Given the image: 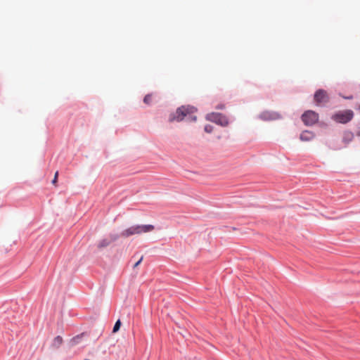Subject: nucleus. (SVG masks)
Wrapping results in <instances>:
<instances>
[{"instance_id":"nucleus-1","label":"nucleus","mask_w":360,"mask_h":360,"mask_svg":"<svg viewBox=\"0 0 360 360\" xmlns=\"http://www.w3.org/2000/svg\"><path fill=\"white\" fill-rule=\"evenodd\" d=\"M195 112L196 108L193 106H181L176 110L174 114L170 116L169 121L180 122L186 118L191 121H195L196 117L193 115Z\"/></svg>"},{"instance_id":"nucleus-11","label":"nucleus","mask_w":360,"mask_h":360,"mask_svg":"<svg viewBox=\"0 0 360 360\" xmlns=\"http://www.w3.org/2000/svg\"><path fill=\"white\" fill-rule=\"evenodd\" d=\"M63 342V339L60 336H57L54 338L53 345L56 347H58Z\"/></svg>"},{"instance_id":"nucleus-12","label":"nucleus","mask_w":360,"mask_h":360,"mask_svg":"<svg viewBox=\"0 0 360 360\" xmlns=\"http://www.w3.org/2000/svg\"><path fill=\"white\" fill-rule=\"evenodd\" d=\"M143 102L147 105L150 104L152 102V94L146 95L143 98Z\"/></svg>"},{"instance_id":"nucleus-3","label":"nucleus","mask_w":360,"mask_h":360,"mask_svg":"<svg viewBox=\"0 0 360 360\" xmlns=\"http://www.w3.org/2000/svg\"><path fill=\"white\" fill-rule=\"evenodd\" d=\"M353 112L350 110L340 111L332 116V119L339 123H347L353 117Z\"/></svg>"},{"instance_id":"nucleus-6","label":"nucleus","mask_w":360,"mask_h":360,"mask_svg":"<svg viewBox=\"0 0 360 360\" xmlns=\"http://www.w3.org/2000/svg\"><path fill=\"white\" fill-rule=\"evenodd\" d=\"M314 101L318 105L326 103L329 101L327 92L323 89H319L314 94Z\"/></svg>"},{"instance_id":"nucleus-16","label":"nucleus","mask_w":360,"mask_h":360,"mask_svg":"<svg viewBox=\"0 0 360 360\" xmlns=\"http://www.w3.org/2000/svg\"><path fill=\"white\" fill-rule=\"evenodd\" d=\"M142 260H143V256H142V257L139 259V261H137V262L134 264V266H133V267H134V268H136V267H137V266H138L141 263Z\"/></svg>"},{"instance_id":"nucleus-10","label":"nucleus","mask_w":360,"mask_h":360,"mask_svg":"<svg viewBox=\"0 0 360 360\" xmlns=\"http://www.w3.org/2000/svg\"><path fill=\"white\" fill-rule=\"evenodd\" d=\"M84 335V333H82L79 335L74 337L70 341L71 345H76L79 344L80 342L81 339L82 338V337Z\"/></svg>"},{"instance_id":"nucleus-5","label":"nucleus","mask_w":360,"mask_h":360,"mask_svg":"<svg viewBox=\"0 0 360 360\" xmlns=\"http://www.w3.org/2000/svg\"><path fill=\"white\" fill-rule=\"evenodd\" d=\"M206 118L207 120L215 122L222 127H226L229 124L227 117L221 113L212 112L207 114Z\"/></svg>"},{"instance_id":"nucleus-18","label":"nucleus","mask_w":360,"mask_h":360,"mask_svg":"<svg viewBox=\"0 0 360 360\" xmlns=\"http://www.w3.org/2000/svg\"><path fill=\"white\" fill-rule=\"evenodd\" d=\"M347 98H348V99H352V96L347 97Z\"/></svg>"},{"instance_id":"nucleus-8","label":"nucleus","mask_w":360,"mask_h":360,"mask_svg":"<svg viewBox=\"0 0 360 360\" xmlns=\"http://www.w3.org/2000/svg\"><path fill=\"white\" fill-rule=\"evenodd\" d=\"M262 117H264L266 120H276L281 117V116L277 112H264L262 114Z\"/></svg>"},{"instance_id":"nucleus-9","label":"nucleus","mask_w":360,"mask_h":360,"mask_svg":"<svg viewBox=\"0 0 360 360\" xmlns=\"http://www.w3.org/2000/svg\"><path fill=\"white\" fill-rule=\"evenodd\" d=\"M116 239H117V237H114L111 240L106 239V238L103 239L98 243V248H103L107 247L108 245H110V243H111L112 240H115Z\"/></svg>"},{"instance_id":"nucleus-7","label":"nucleus","mask_w":360,"mask_h":360,"mask_svg":"<svg viewBox=\"0 0 360 360\" xmlns=\"http://www.w3.org/2000/svg\"><path fill=\"white\" fill-rule=\"evenodd\" d=\"M315 137V134L309 130L303 131L300 136V139L302 141H310Z\"/></svg>"},{"instance_id":"nucleus-19","label":"nucleus","mask_w":360,"mask_h":360,"mask_svg":"<svg viewBox=\"0 0 360 360\" xmlns=\"http://www.w3.org/2000/svg\"><path fill=\"white\" fill-rule=\"evenodd\" d=\"M359 108L360 109V105H359Z\"/></svg>"},{"instance_id":"nucleus-13","label":"nucleus","mask_w":360,"mask_h":360,"mask_svg":"<svg viewBox=\"0 0 360 360\" xmlns=\"http://www.w3.org/2000/svg\"><path fill=\"white\" fill-rule=\"evenodd\" d=\"M120 326H121V321H120V320H117L113 327L112 333H117L119 330Z\"/></svg>"},{"instance_id":"nucleus-15","label":"nucleus","mask_w":360,"mask_h":360,"mask_svg":"<svg viewBox=\"0 0 360 360\" xmlns=\"http://www.w3.org/2000/svg\"><path fill=\"white\" fill-rule=\"evenodd\" d=\"M58 176V172H56L55 173L54 178H53V181H52V184L53 185H56V184L57 183Z\"/></svg>"},{"instance_id":"nucleus-2","label":"nucleus","mask_w":360,"mask_h":360,"mask_svg":"<svg viewBox=\"0 0 360 360\" xmlns=\"http://www.w3.org/2000/svg\"><path fill=\"white\" fill-rule=\"evenodd\" d=\"M155 229V226L151 224L146 225H134L126 229L121 233V236L124 238H128L134 235H140L151 232Z\"/></svg>"},{"instance_id":"nucleus-4","label":"nucleus","mask_w":360,"mask_h":360,"mask_svg":"<svg viewBox=\"0 0 360 360\" xmlns=\"http://www.w3.org/2000/svg\"><path fill=\"white\" fill-rule=\"evenodd\" d=\"M319 114L313 110H307L302 115V120L307 126L315 124L319 121Z\"/></svg>"},{"instance_id":"nucleus-14","label":"nucleus","mask_w":360,"mask_h":360,"mask_svg":"<svg viewBox=\"0 0 360 360\" xmlns=\"http://www.w3.org/2000/svg\"><path fill=\"white\" fill-rule=\"evenodd\" d=\"M205 131L207 132V133H211L212 131H213V127L212 125H206L205 127Z\"/></svg>"},{"instance_id":"nucleus-17","label":"nucleus","mask_w":360,"mask_h":360,"mask_svg":"<svg viewBox=\"0 0 360 360\" xmlns=\"http://www.w3.org/2000/svg\"><path fill=\"white\" fill-rule=\"evenodd\" d=\"M224 108V106L223 105H220L217 107V108H218V109H223Z\"/></svg>"}]
</instances>
